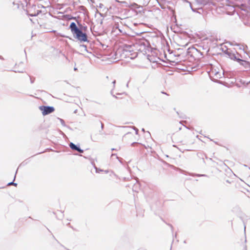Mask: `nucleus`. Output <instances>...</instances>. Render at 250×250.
I'll list each match as a JSON object with an SVG mask.
<instances>
[{
	"label": "nucleus",
	"instance_id": "1",
	"mask_svg": "<svg viewBox=\"0 0 250 250\" xmlns=\"http://www.w3.org/2000/svg\"><path fill=\"white\" fill-rule=\"evenodd\" d=\"M70 28L72 33L76 35V38L83 42H85L87 40V37L85 34L83 33L76 26L75 22H72L70 24Z\"/></svg>",
	"mask_w": 250,
	"mask_h": 250
},
{
	"label": "nucleus",
	"instance_id": "2",
	"mask_svg": "<svg viewBox=\"0 0 250 250\" xmlns=\"http://www.w3.org/2000/svg\"><path fill=\"white\" fill-rule=\"evenodd\" d=\"M39 108L42 111L43 115H46L51 113L55 110L54 108L52 106H41Z\"/></svg>",
	"mask_w": 250,
	"mask_h": 250
},
{
	"label": "nucleus",
	"instance_id": "3",
	"mask_svg": "<svg viewBox=\"0 0 250 250\" xmlns=\"http://www.w3.org/2000/svg\"><path fill=\"white\" fill-rule=\"evenodd\" d=\"M131 48L132 46L130 45H125L123 47L119 48L116 52V54H120L122 51L127 52L128 51H132V50H131Z\"/></svg>",
	"mask_w": 250,
	"mask_h": 250
},
{
	"label": "nucleus",
	"instance_id": "4",
	"mask_svg": "<svg viewBox=\"0 0 250 250\" xmlns=\"http://www.w3.org/2000/svg\"><path fill=\"white\" fill-rule=\"evenodd\" d=\"M70 148L72 149L76 150L80 152H83V150H81L80 148L77 147L75 144L72 143H71L69 145Z\"/></svg>",
	"mask_w": 250,
	"mask_h": 250
},
{
	"label": "nucleus",
	"instance_id": "5",
	"mask_svg": "<svg viewBox=\"0 0 250 250\" xmlns=\"http://www.w3.org/2000/svg\"><path fill=\"white\" fill-rule=\"evenodd\" d=\"M129 8H130L132 10H135L136 9H138L140 7V6L138 5L136 3H133L127 6Z\"/></svg>",
	"mask_w": 250,
	"mask_h": 250
},
{
	"label": "nucleus",
	"instance_id": "6",
	"mask_svg": "<svg viewBox=\"0 0 250 250\" xmlns=\"http://www.w3.org/2000/svg\"><path fill=\"white\" fill-rule=\"evenodd\" d=\"M237 60L240 63V64L241 65H244L248 64L247 62H246L245 61H243V60L239 59H237Z\"/></svg>",
	"mask_w": 250,
	"mask_h": 250
},
{
	"label": "nucleus",
	"instance_id": "7",
	"mask_svg": "<svg viewBox=\"0 0 250 250\" xmlns=\"http://www.w3.org/2000/svg\"><path fill=\"white\" fill-rule=\"evenodd\" d=\"M13 184H14V183L13 182H11V183H9L8 185H13Z\"/></svg>",
	"mask_w": 250,
	"mask_h": 250
},
{
	"label": "nucleus",
	"instance_id": "8",
	"mask_svg": "<svg viewBox=\"0 0 250 250\" xmlns=\"http://www.w3.org/2000/svg\"><path fill=\"white\" fill-rule=\"evenodd\" d=\"M122 3H126V2L125 1H122L121 2Z\"/></svg>",
	"mask_w": 250,
	"mask_h": 250
}]
</instances>
